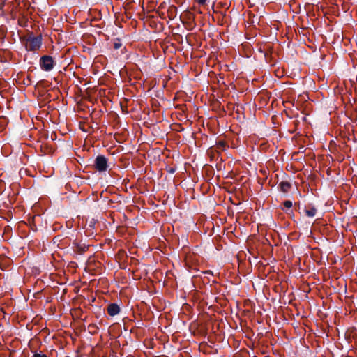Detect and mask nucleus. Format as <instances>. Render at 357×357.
<instances>
[{"label": "nucleus", "instance_id": "1", "mask_svg": "<svg viewBox=\"0 0 357 357\" xmlns=\"http://www.w3.org/2000/svg\"><path fill=\"white\" fill-rule=\"evenodd\" d=\"M42 45L40 37H30L25 43V47L28 51H36L40 49Z\"/></svg>", "mask_w": 357, "mask_h": 357}, {"label": "nucleus", "instance_id": "2", "mask_svg": "<svg viewBox=\"0 0 357 357\" xmlns=\"http://www.w3.org/2000/svg\"><path fill=\"white\" fill-rule=\"evenodd\" d=\"M40 66L45 71H50L54 66V61L50 56H43L40 59Z\"/></svg>", "mask_w": 357, "mask_h": 357}, {"label": "nucleus", "instance_id": "3", "mask_svg": "<svg viewBox=\"0 0 357 357\" xmlns=\"http://www.w3.org/2000/svg\"><path fill=\"white\" fill-rule=\"evenodd\" d=\"M95 167L99 172H105L107 169V160L103 155H98L95 160Z\"/></svg>", "mask_w": 357, "mask_h": 357}, {"label": "nucleus", "instance_id": "4", "mask_svg": "<svg viewBox=\"0 0 357 357\" xmlns=\"http://www.w3.org/2000/svg\"><path fill=\"white\" fill-rule=\"evenodd\" d=\"M120 312V307L116 303H111L107 307V313L110 316H115L118 314Z\"/></svg>", "mask_w": 357, "mask_h": 357}, {"label": "nucleus", "instance_id": "5", "mask_svg": "<svg viewBox=\"0 0 357 357\" xmlns=\"http://www.w3.org/2000/svg\"><path fill=\"white\" fill-rule=\"evenodd\" d=\"M279 188L282 192L287 193L290 190L291 185L289 182L283 181L279 183Z\"/></svg>", "mask_w": 357, "mask_h": 357}, {"label": "nucleus", "instance_id": "6", "mask_svg": "<svg viewBox=\"0 0 357 357\" xmlns=\"http://www.w3.org/2000/svg\"><path fill=\"white\" fill-rule=\"evenodd\" d=\"M305 214L307 216L312 218V217L315 216V215L317 213V209L314 207H311V208L305 209Z\"/></svg>", "mask_w": 357, "mask_h": 357}, {"label": "nucleus", "instance_id": "7", "mask_svg": "<svg viewBox=\"0 0 357 357\" xmlns=\"http://www.w3.org/2000/svg\"><path fill=\"white\" fill-rule=\"evenodd\" d=\"M121 46L122 43L119 39L116 40V41L114 43V48L116 50L119 49Z\"/></svg>", "mask_w": 357, "mask_h": 357}, {"label": "nucleus", "instance_id": "8", "mask_svg": "<svg viewBox=\"0 0 357 357\" xmlns=\"http://www.w3.org/2000/svg\"><path fill=\"white\" fill-rule=\"evenodd\" d=\"M284 206L285 208H290L292 206V202L287 200L284 202Z\"/></svg>", "mask_w": 357, "mask_h": 357}, {"label": "nucleus", "instance_id": "9", "mask_svg": "<svg viewBox=\"0 0 357 357\" xmlns=\"http://www.w3.org/2000/svg\"><path fill=\"white\" fill-rule=\"evenodd\" d=\"M33 357H47V356L45 354H43L36 353V354H33Z\"/></svg>", "mask_w": 357, "mask_h": 357}, {"label": "nucleus", "instance_id": "10", "mask_svg": "<svg viewBox=\"0 0 357 357\" xmlns=\"http://www.w3.org/2000/svg\"><path fill=\"white\" fill-rule=\"evenodd\" d=\"M196 1L200 5H204L206 2V0H196Z\"/></svg>", "mask_w": 357, "mask_h": 357}]
</instances>
